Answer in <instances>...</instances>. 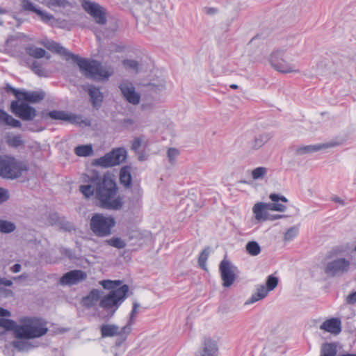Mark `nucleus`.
<instances>
[{
  "mask_svg": "<svg viewBox=\"0 0 356 356\" xmlns=\"http://www.w3.org/2000/svg\"><path fill=\"white\" fill-rule=\"evenodd\" d=\"M83 185L80 191L87 198L94 195L99 200V206L108 210H120L123 206V200L120 196L115 197L118 191L115 179L108 174L103 177L95 170H92L82 177Z\"/></svg>",
  "mask_w": 356,
  "mask_h": 356,
  "instance_id": "f257e3e1",
  "label": "nucleus"
},
{
  "mask_svg": "<svg viewBox=\"0 0 356 356\" xmlns=\"http://www.w3.org/2000/svg\"><path fill=\"white\" fill-rule=\"evenodd\" d=\"M76 63L83 74L93 80H107L111 76L114 71L112 67H106L96 60H88L80 58L74 54L72 58Z\"/></svg>",
  "mask_w": 356,
  "mask_h": 356,
  "instance_id": "f03ea898",
  "label": "nucleus"
},
{
  "mask_svg": "<svg viewBox=\"0 0 356 356\" xmlns=\"http://www.w3.org/2000/svg\"><path fill=\"white\" fill-rule=\"evenodd\" d=\"M128 292V285L124 284L115 290L111 291L106 296L102 297L99 307L108 312V314L104 318L108 319L114 315L126 299Z\"/></svg>",
  "mask_w": 356,
  "mask_h": 356,
  "instance_id": "7ed1b4c3",
  "label": "nucleus"
},
{
  "mask_svg": "<svg viewBox=\"0 0 356 356\" xmlns=\"http://www.w3.org/2000/svg\"><path fill=\"white\" fill-rule=\"evenodd\" d=\"M48 331L46 323L39 318H27L22 325L15 329L19 339H33L44 335Z\"/></svg>",
  "mask_w": 356,
  "mask_h": 356,
  "instance_id": "20e7f679",
  "label": "nucleus"
},
{
  "mask_svg": "<svg viewBox=\"0 0 356 356\" xmlns=\"http://www.w3.org/2000/svg\"><path fill=\"white\" fill-rule=\"evenodd\" d=\"M115 225V220L111 216L102 213L94 214L90 222V227L95 236L104 237L111 234L112 228Z\"/></svg>",
  "mask_w": 356,
  "mask_h": 356,
  "instance_id": "39448f33",
  "label": "nucleus"
},
{
  "mask_svg": "<svg viewBox=\"0 0 356 356\" xmlns=\"http://www.w3.org/2000/svg\"><path fill=\"white\" fill-rule=\"evenodd\" d=\"M24 170L22 162L13 156H0V177L4 179H14L21 176Z\"/></svg>",
  "mask_w": 356,
  "mask_h": 356,
  "instance_id": "423d86ee",
  "label": "nucleus"
},
{
  "mask_svg": "<svg viewBox=\"0 0 356 356\" xmlns=\"http://www.w3.org/2000/svg\"><path fill=\"white\" fill-rule=\"evenodd\" d=\"M127 156V152L123 147L113 149L104 156L92 161V165L104 168H109L120 165L124 162Z\"/></svg>",
  "mask_w": 356,
  "mask_h": 356,
  "instance_id": "0eeeda50",
  "label": "nucleus"
},
{
  "mask_svg": "<svg viewBox=\"0 0 356 356\" xmlns=\"http://www.w3.org/2000/svg\"><path fill=\"white\" fill-rule=\"evenodd\" d=\"M20 100L13 101L10 104V111L17 117L24 121L33 120L37 115L35 108Z\"/></svg>",
  "mask_w": 356,
  "mask_h": 356,
  "instance_id": "6e6552de",
  "label": "nucleus"
},
{
  "mask_svg": "<svg viewBox=\"0 0 356 356\" xmlns=\"http://www.w3.org/2000/svg\"><path fill=\"white\" fill-rule=\"evenodd\" d=\"M350 266V261L345 258H338L327 262L324 272L329 277H339L346 273Z\"/></svg>",
  "mask_w": 356,
  "mask_h": 356,
  "instance_id": "1a4fd4ad",
  "label": "nucleus"
},
{
  "mask_svg": "<svg viewBox=\"0 0 356 356\" xmlns=\"http://www.w3.org/2000/svg\"><path fill=\"white\" fill-rule=\"evenodd\" d=\"M81 6L84 10L93 17L96 23L101 25L106 24L107 19L104 8L97 3L87 0H83Z\"/></svg>",
  "mask_w": 356,
  "mask_h": 356,
  "instance_id": "9d476101",
  "label": "nucleus"
},
{
  "mask_svg": "<svg viewBox=\"0 0 356 356\" xmlns=\"http://www.w3.org/2000/svg\"><path fill=\"white\" fill-rule=\"evenodd\" d=\"M284 51L277 50L273 51L270 56V63L273 68L282 73L297 72L289 63L283 59Z\"/></svg>",
  "mask_w": 356,
  "mask_h": 356,
  "instance_id": "9b49d317",
  "label": "nucleus"
},
{
  "mask_svg": "<svg viewBox=\"0 0 356 356\" xmlns=\"http://www.w3.org/2000/svg\"><path fill=\"white\" fill-rule=\"evenodd\" d=\"M119 88L124 99L129 104L133 105H138L140 101V94L136 91L134 84L127 81H122L120 85Z\"/></svg>",
  "mask_w": 356,
  "mask_h": 356,
  "instance_id": "f8f14e48",
  "label": "nucleus"
},
{
  "mask_svg": "<svg viewBox=\"0 0 356 356\" xmlns=\"http://www.w3.org/2000/svg\"><path fill=\"white\" fill-rule=\"evenodd\" d=\"M131 327L129 325H124L123 327H120L114 324H103L100 327L101 334L102 337H111L114 336H127L131 332ZM126 337L123 338L125 340Z\"/></svg>",
  "mask_w": 356,
  "mask_h": 356,
  "instance_id": "ddd939ff",
  "label": "nucleus"
},
{
  "mask_svg": "<svg viewBox=\"0 0 356 356\" xmlns=\"http://www.w3.org/2000/svg\"><path fill=\"white\" fill-rule=\"evenodd\" d=\"M234 267L232 264L225 259H223L220 264L219 270L225 287L231 286L236 280V275L232 269Z\"/></svg>",
  "mask_w": 356,
  "mask_h": 356,
  "instance_id": "4468645a",
  "label": "nucleus"
},
{
  "mask_svg": "<svg viewBox=\"0 0 356 356\" xmlns=\"http://www.w3.org/2000/svg\"><path fill=\"white\" fill-rule=\"evenodd\" d=\"M87 277L85 272L81 270H73L65 273L60 280L62 285H74L83 280Z\"/></svg>",
  "mask_w": 356,
  "mask_h": 356,
  "instance_id": "2eb2a0df",
  "label": "nucleus"
},
{
  "mask_svg": "<svg viewBox=\"0 0 356 356\" xmlns=\"http://www.w3.org/2000/svg\"><path fill=\"white\" fill-rule=\"evenodd\" d=\"M40 44H42L48 50L65 56L66 60L72 59L74 55V54L70 52L66 48L61 46L59 43L53 40L45 39L42 40Z\"/></svg>",
  "mask_w": 356,
  "mask_h": 356,
  "instance_id": "dca6fc26",
  "label": "nucleus"
},
{
  "mask_svg": "<svg viewBox=\"0 0 356 356\" xmlns=\"http://www.w3.org/2000/svg\"><path fill=\"white\" fill-rule=\"evenodd\" d=\"M47 116L52 120L66 121L72 124H81V117L63 111L54 110L49 111Z\"/></svg>",
  "mask_w": 356,
  "mask_h": 356,
  "instance_id": "f3484780",
  "label": "nucleus"
},
{
  "mask_svg": "<svg viewBox=\"0 0 356 356\" xmlns=\"http://www.w3.org/2000/svg\"><path fill=\"white\" fill-rule=\"evenodd\" d=\"M269 198L273 202H269L266 204V207L268 210L280 212H283L286 210V205L280 203V202L284 203L288 202V199L286 197L279 194L271 193L269 195Z\"/></svg>",
  "mask_w": 356,
  "mask_h": 356,
  "instance_id": "a211bd4d",
  "label": "nucleus"
},
{
  "mask_svg": "<svg viewBox=\"0 0 356 356\" xmlns=\"http://www.w3.org/2000/svg\"><path fill=\"white\" fill-rule=\"evenodd\" d=\"M218 346L215 341L210 338H205L202 344V348L200 350L196 356H217Z\"/></svg>",
  "mask_w": 356,
  "mask_h": 356,
  "instance_id": "6ab92c4d",
  "label": "nucleus"
},
{
  "mask_svg": "<svg viewBox=\"0 0 356 356\" xmlns=\"http://www.w3.org/2000/svg\"><path fill=\"white\" fill-rule=\"evenodd\" d=\"M341 143L338 142H329L327 143L315 145H307L303 147H300L297 148L296 153L297 154H305L311 152H318L322 149H326L330 147H334L339 145Z\"/></svg>",
  "mask_w": 356,
  "mask_h": 356,
  "instance_id": "aec40b11",
  "label": "nucleus"
},
{
  "mask_svg": "<svg viewBox=\"0 0 356 356\" xmlns=\"http://www.w3.org/2000/svg\"><path fill=\"white\" fill-rule=\"evenodd\" d=\"M87 91L90 97V101L92 106L99 109L103 102L104 95L100 91V88L94 85H88Z\"/></svg>",
  "mask_w": 356,
  "mask_h": 356,
  "instance_id": "412c9836",
  "label": "nucleus"
},
{
  "mask_svg": "<svg viewBox=\"0 0 356 356\" xmlns=\"http://www.w3.org/2000/svg\"><path fill=\"white\" fill-rule=\"evenodd\" d=\"M320 329L334 334H338L341 332V321L338 318L326 320L321 325Z\"/></svg>",
  "mask_w": 356,
  "mask_h": 356,
  "instance_id": "4be33fe9",
  "label": "nucleus"
},
{
  "mask_svg": "<svg viewBox=\"0 0 356 356\" xmlns=\"http://www.w3.org/2000/svg\"><path fill=\"white\" fill-rule=\"evenodd\" d=\"M21 100L24 101V102L38 103L44 98L45 92L43 91L22 90L21 93Z\"/></svg>",
  "mask_w": 356,
  "mask_h": 356,
  "instance_id": "5701e85b",
  "label": "nucleus"
},
{
  "mask_svg": "<svg viewBox=\"0 0 356 356\" xmlns=\"http://www.w3.org/2000/svg\"><path fill=\"white\" fill-rule=\"evenodd\" d=\"M102 292L98 289H92L87 296L83 298V305L90 308L95 306L99 300Z\"/></svg>",
  "mask_w": 356,
  "mask_h": 356,
  "instance_id": "b1692460",
  "label": "nucleus"
},
{
  "mask_svg": "<svg viewBox=\"0 0 356 356\" xmlns=\"http://www.w3.org/2000/svg\"><path fill=\"white\" fill-rule=\"evenodd\" d=\"M26 52L31 57L34 58H41L45 57L47 59H49L51 56L47 55L46 51L40 47H36L33 44H30L25 48Z\"/></svg>",
  "mask_w": 356,
  "mask_h": 356,
  "instance_id": "393cba45",
  "label": "nucleus"
},
{
  "mask_svg": "<svg viewBox=\"0 0 356 356\" xmlns=\"http://www.w3.org/2000/svg\"><path fill=\"white\" fill-rule=\"evenodd\" d=\"M269 291L264 284L257 286V292L253 293L250 298L246 302V304H252L266 298Z\"/></svg>",
  "mask_w": 356,
  "mask_h": 356,
  "instance_id": "a878e982",
  "label": "nucleus"
},
{
  "mask_svg": "<svg viewBox=\"0 0 356 356\" xmlns=\"http://www.w3.org/2000/svg\"><path fill=\"white\" fill-rule=\"evenodd\" d=\"M131 168L127 165L122 167L120 172V181L121 184L128 188L131 186Z\"/></svg>",
  "mask_w": 356,
  "mask_h": 356,
  "instance_id": "bb28decb",
  "label": "nucleus"
},
{
  "mask_svg": "<svg viewBox=\"0 0 356 356\" xmlns=\"http://www.w3.org/2000/svg\"><path fill=\"white\" fill-rule=\"evenodd\" d=\"M337 348L335 343H324L321 346L320 356H336Z\"/></svg>",
  "mask_w": 356,
  "mask_h": 356,
  "instance_id": "cd10ccee",
  "label": "nucleus"
},
{
  "mask_svg": "<svg viewBox=\"0 0 356 356\" xmlns=\"http://www.w3.org/2000/svg\"><path fill=\"white\" fill-rule=\"evenodd\" d=\"M6 142L9 147L13 148H18L24 146V141L20 134L7 136L6 138Z\"/></svg>",
  "mask_w": 356,
  "mask_h": 356,
  "instance_id": "c85d7f7f",
  "label": "nucleus"
},
{
  "mask_svg": "<svg viewBox=\"0 0 356 356\" xmlns=\"http://www.w3.org/2000/svg\"><path fill=\"white\" fill-rule=\"evenodd\" d=\"M267 203L259 202L254 204L253 207V212L255 215V218L258 220H266L265 211L268 210L266 207Z\"/></svg>",
  "mask_w": 356,
  "mask_h": 356,
  "instance_id": "c756f323",
  "label": "nucleus"
},
{
  "mask_svg": "<svg viewBox=\"0 0 356 356\" xmlns=\"http://www.w3.org/2000/svg\"><path fill=\"white\" fill-rule=\"evenodd\" d=\"M18 326L13 320L0 318V332H3L5 330H14L15 332V329Z\"/></svg>",
  "mask_w": 356,
  "mask_h": 356,
  "instance_id": "7c9ffc66",
  "label": "nucleus"
},
{
  "mask_svg": "<svg viewBox=\"0 0 356 356\" xmlns=\"http://www.w3.org/2000/svg\"><path fill=\"white\" fill-rule=\"evenodd\" d=\"M75 154L79 156H89L93 154V149L91 145H79L74 149Z\"/></svg>",
  "mask_w": 356,
  "mask_h": 356,
  "instance_id": "2f4dec72",
  "label": "nucleus"
},
{
  "mask_svg": "<svg viewBox=\"0 0 356 356\" xmlns=\"http://www.w3.org/2000/svg\"><path fill=\"white\" fill-rule=\"evenodd\" d=\"M246 252L251 256H257L260 254L261 249L259 244L254 241H249L245 245Z\"/></svg>",
  "mask_w": 356,
  "mask_h": 356,
  "instance_id": "473e14b6",
  "label": "nucleus"
},
{
  "mask_svg": "<svg viewBox=\"0 0 356 356\" xmlns=\"http://www.w3.org/2000/svg\"><path fill=\"white\" fill-rule=\"evenodd\" d=\"M16 229L15 223L6 220H0V232L9 234L14 232Z\"/></svg>",
  "mask_w": 356,
  "mask_h": 356,
  "instance_id": "72a5a7b5",
  "label": "nucleus"
},
{
  "mask_svg": "<svg viewBox=\"0 0 356 356\" xmlns=\"http://www.w3.org/2000/svg\"><path fill=\"white\" fill-rule=\"evenodd\" d=\"M42 3L51 9L65 8L68 4L67 0H42Z\"/></svg>",
  "mask_w": 356,
  "mask_h": 356,
  "instance_id": "f704fd0d",
  "label": "nucleus"
},
{
  "mask_svg": "<svg viewBox=\"0 0 356 356\" xmlns=\"http://www.w3.org/2000/svg\"><path fill=\"white\" fill-rule=\"evenodd\" d=\"M269 139L270 137L268 134H260L254 138L252 144V147L256 149H259L262 147Z\"/></svg>",
  "mask_w": 356,
  "mask_h": 356,
  "instance_id": "c9c22d12",
  "label": "nucleus"
},
{
  "mask_svg": "<svg viewBox=\"0 0 356 356\" xmlns=\"http://www.w3.org/2000/svg\"><path fill=\"white\" fill-rule=\"evenodd\" d=\"M268 172V168L260 166L254 168L252 171V177L254 180L263 179Z\"/></svg>",
  "mask_w": 356,
  "mask_h": 356,
  "instance_id": "e433bc0d",
  "label": "nucleus"
},
{
  "mask_svg": "<svg viewBox=\"0 0 356 356\" xmlns=\"http://www.w3.org/2000/svg\"><path fill=\"white\" fill-rule=\"evenodd\" d=\"M100 284L104 287V289L113 291V290H115L120 287V286L122 284V281H120V280L113 281V280H106L102 281L100 282Z\"/></svg>",
  "mask_w": 356,
  "mask_h": 356,
  "instance_id": "4c0bfd02",
  "label": "nucleus"
},
{
  "mask_svg": "<svg viewBox=\"0 0 356 356\" xmlns=\"http://www.w3.org/2000/svg\"><path fill=\"white\" fill-rule=\"evenodd\" d=\"M106 243L114 248L118 249L124 248L127 245L126 242L119 237H113L106 241Z\"/></svg>",
  "mask_w": 356,
  "mask_h": 356,
  "instance_id": "58836bf2",
  "label": "nucleus"
},
{
  "mask_svg": "<svg viewBox=\"0 0 356 356\" xmlns=\"http://www.w3.org/2000/svg\"><path fill=\"white\" fill-rule=\"evenodd\" d=\"M210 249L209 247L205 248L200 253L198 258L199 266L204 270L207 269L206 263L209 257Z\"/></svg>",
  "mask_w": 356,
  "mask_h": 356,
  "instance_id": "ea45409f",
  "label": "nucleus"
},
{
  "mask_svg": "<svg viewBox=\"0 0 356 356\" xmlns=\"http://www.w3.org/2000/svg\"><path fill=\"white\" fill-rule=\"evenodd\" d=\"M58 226L60 227V229L65 232H72L75 230V227L74 224L68 220H67L64 217L60 218Z\"/></svg>",
  "mask_w": 356,
  "mask_h": 356,
  "instance_id": "a19ab883",
  "label": "nucleus"
},
{
  "mask_svg": "<svg viewBox=\"0 0 356 356\" xmlns=\"http://www.w3.org/2000/svg\"><path fill=\"white\" fill-rule=\"evenodd\" d=\"M279 280L277 277L273 275H270L267 277L266 282V287L269 291H271L274 290L277 286L278 285Z\"/></svg>",
  "mask_w": 356,
  "mask_h": 356,
  "instance_id": "79ce46f5",
  "label": "nucleus"
},
{
  "mask_svg": "<svg viewBox=\"0 0 356 356\" xmlns=\"http://www.w3.org/2000/svg\"><path fill=\"white\" fill-rule=\"evenodd\" d=\"M32 71L39 76H47L45 70L42 67V64L38 61H34L31 67Z\"/></svg>",
  "mask_w": 356,
  "mask_h": 356,
  "instance_id": "37998d69",
  "label": "nucleus"
},
{
  "mask_svg": "<svg viewBox=\"0 0 356 356\" xmlns=\"http://www.w3.org/2000/svg\"><path fill=\"white\" fill-rule=\"evenodd\" d=\"M22 7L24 10L31 11L36 14L38 13V11L40 10L39 8L35 6V5L32 3L31 0H22Z\"/></svg>",
  "mask_w": 356,
  "mask_h": 356,
  "instance_id": "c03bdc74",
  "label": "nucleus"
},
{
  "mask_svg": "<svg viewBox=\"0 0 356 356\" xmlns=\"http://www.w3.org/2000/svg\"><path fill=\"white\" fill-rule=\"evenodd\" d=\"M298 234V227L296 226L289 228L285 233L284 239V241H291Z\"/></svg>",
  "mask_w": 356,
  "mask_h": 356,
  "instance_id": "a18cd8bd",
  "label": "nucleus"
},
{
  "mask_svg": "<svg viewBox=\"0 0 356 356\" xmlns=\"http://www.w3.org/2000/svg\"><path fill=\"white\" fill-rule=\"evenodd\" d=\"M13 117L6 113L4 110L0 109V124L10 126Z\"/></svg>",
  "mask_w": 356,
  "mask_h": 356,
  "instance_id": "49530a36",
  "label": "nucleus"
},
{
  "mask_svg": "<svg viewBox=\"0 0 356 356\" xmlns=\"http://www.w3.org/2000/svg\"><path fill=\"white\" fill-rule=\"evenodd\" d=\"M122 64L127 70H138V63L135 60L125 59L122 61Z\"/></svg>",
  "mask_w": 356,
  "mask_h": 356,
  "instance_id": "de8ad7c7",
  "label": "nucleus"
},
{
  "mask_svg": "<svg viewBox=\"0 0 356 356\" xmlns=\"http://www.w3.org/2000/svg\"><path fill=\"white\" fill-rule=\"evenodd\" d=\"M61 218L57 213H51L47 217V222L51 226L58 225Z\"/></svg>",
  "mask_w": 356,
  "mask_h": 356,
  "instance_id": "09e8293b",
  "label": "nucleus"
},
{
  "mask_svg": "<svg viewBox=\"0 0 356 356\" xmlns=\"http://www.w3.org/2000/svg\"><path fill=\"white\" fill-rule=\"evenodd\" d=\"M179 151L174 147L169 148L168 150V157L170 163H174L176 158L179 156Z\"/></svg>",
  "mask_w": 356,
  "mask_h": 356,
  "instance_id": "8fccbe9b",
  "label": "nucleus"
},
{
  "mask_svg": "<svg viewBox=\"0 0 356 356\" xmlns=\"http://www.w3.org/2000/svg\"><path fill=\"white\" fill-rule=\"evenodd\" d=\"M140 307V304L138 303L137 302H134L133 303V309L131 310V312L130 314V318L127 323V325H129V327H131V325H132L133 323V321L134 319V318L136 317L137 313H138V308H139Z\"/></svg>",
  "mask_w": 356,
  "mask_h": 356,
  "instance_id": "3c124183",
  "label": "nucleus"
},
{
  "mask_svg": "<svg viewBox=\"0 0 356 356\" xmlns=\"http://www.w3.org/2000/svg\"><path fill=\"white\" fill-rule=\"evenodd\" d=\"M37 15L38 16H40V17L42 22H46V23L49 22L51 19H54V16L51 14H49L45 11L40 10V9L38 11Z\"/></svg>",
  "mask_w": 356,
  "mask_h": 356,
  "instance_id": "603ef678",
  "label": "nucleus"
},
{
  "mask_svg": "<svg viewBox=\"0 0 356 356\" xmlns=\"http://www.w3.org/2000/svg\"><path fill=\"white\" fill-rule=\"evenodd\" d=\"M21 41L15 38L14 37H11L6 40V47L8 49H11L12 47H20Z\"/></svg>",
  "mask_w": 356,
  "mask_h": 356,
  "instance_id": "864d4df0",
  "label": "nucleus"
},
{
  "mask_svg": "<svg viewBox=\"0 0 356 356\" xmlns=\"http://www.w3.org/2000/svg\"><path fill=\"white\" fill-rule=\"evenodd\" d=\"M6 90L7 92H13L15 95V96L16 97V98L17 99V100L22 99L21 93H22V90H17V89L13 88V86H11L8 83L6 84Z\"/></svg>",
  "mask_w": 356,
  "mask_h": 356,
  "instance_id": "5fc2aeb1",
  "label": "nucleus"
},
{
  "mask_svg": "<svg viewBox=\"0 0 356 356\" xmlns=\"http://www.w3.org/2000/svg\"><path fill=\"white\" fill-rule=\"evenodd\" d=\"M9 199L8 191L0 188V204L7 201Z\"/></svg>",
  "mask_w": 356,
  "mask_h": 356,
  "instance_id": "6e6d98bb",
  "label": "nucleus"
},
{
  "mask_svg": "<svg viewBox=\"0 0 356 356\" xmlns=\"http://www.w3.org/2000/svg\"><path fill=\"white\" fill-rule=\"evenodd\" d=\"M142 140L140 138H135L133 140L131 149L134 151H137L141 147Z\"/></svg>",
  "mask_w": 356,
  "mask_h": 356,
  "instance_id": "4d7b16f0",
  "label": "nucleus"
},
{
  "mask_svg": "<svg viewBox=\"0 0 356 356\" xmlns=\"http://www.w3.org/2000/svg\"><path fill=\"white\" fill-rule=\"evenodd\" d=\"M346 300L348 305H355L356 303V291L349 294Z\"/></svg>",
  "mask_w": 356,
  "mask_h": 356,
  "instance_id": "13d9d810",
  "label": "nucleus"
},
{
  "mask_svg": "<svg viewBox=\"0 0 356 356\" xmlns=\"http://www.w3.org/2000/svg\"><path fill=\"white\" fill-rule=\"evenodd\" d=\"M13 346L15 348H17L19 350H23L24 346H25V343L24 342L22 341H19V340H16V341H14L13 342Z\"/></svg>",
  "mask_w": 356,
  "mask_h": 356,
  "instance_id": "bf43d9fd",
  "label": "nucleus"
},
{
  "mask_svg": "<svg viewBox=\"0 0 356 356\" xmlns=\"http://www.w3.org/2000/svg\"><path fill=\"white\" fill-rule=\"evenodd\" d=\"M10 127H12L13 128H21L22 123L19 120L15 119L14 118H12V122L10 125Z\"/></svg>",
  "mask_w": 356,
  "mask_h": 356,
  "instance_id": "052dcab7",
  "label": "nucleus"
},
{
  "mask_svg": "<svg viewBox=\"0 0 356 356\" xmlns=\"http://www.w3.org/2000/svg\"><path fill=\"white\" fill-rule=\"evenodd\" d=\"M332 200L336 203H339L342 206H344L346 204V202L343 200H342L341 198H340L338 196H334L332 197Z\"/></svg>",
  "mask_w": 356,
  "mask_h": 356,
  "instance_id": "680f3d73",
  "label": "nucleus"
},
{
  "mask_svg": "<svg viewBox=\"0 0 356 356\" xmlns=\"http://www.w3.org/2000/svg\"><path fill=\"white\" fill-rule=\"evenodd\" d=\"M21 269H22V266L19 264H15L12 267H10V270L15 273L19 272L21 270Z\"/></svg>",
  "mask_w": 356,
  "mask_h": 356,
  "instance_id": "e2e57ef3",
  "label": "nucleus"
},
{
  "mask_svg": "<svg viewBox=\"0 0 356 356\" xmlns=\"http://www.w3.org/2000/svg\"><path fill=\"white\" fill-rule=\"evenodd\" d=\"M10 316V312L8 310L0 307V316L3 317V316Z\"/></svg>",
  "mask_w": 356,
  "mask_h": 356,
  "instance_id": "0e129e2a",
  "label": "nucleus"
},
{
  "mask_svg": "<svg viewBox=\"0 0 356 356\" xmlns=\"http://www.w3.org/2000/svg\"><path fill=\"white\" fill-rule=\"evenodd\" d=\"M207 14L214 15L218 12V10L215 8H205Z\"/></svg>",
  "mask_w": 356,
  "mask_h": 356,
  "instance_id": "69168bd1",
  "label": "nucleus"
},
{
  "mask_svg": "<svg viewBox=\"0 0 356 356\" xmlns=\"http://www.w3.org/2000/svg\"><path fill=\"white\" fill-rule=\"evenodd\" d=\"M132 191H133V192H134V193H136L138 195V197H140V188H139V186H134V187L133 188V189H132Z\"/></svg>",
  "mask_w": 356,
  "mask_h": 356,
  "instance_id": "338daca9",
  "label": "nucleus"
},
{
  "mask_svg": "<svg viewBox=\"0 0 356 356\" xmlns=\"http://www.w3.org/2000/svg\"><path fill=\"white\" fill-rule=\"evenodd\" d=\"M123 124L124 125H129V124H134V121L133 120L131 119H124V121H123Z\"/></svg>",
  "mask_w": 356,
  "mask_h": 356,
  "instance_id": "774afa93",
  "label": "nucleus"
}]
</instances>
